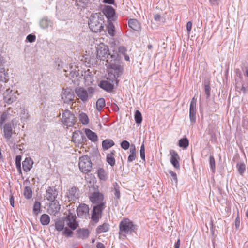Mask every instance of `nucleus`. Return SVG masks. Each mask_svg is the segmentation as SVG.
<instances>
[{
  "label": "nucleus",
  "mask_w": 248,
  "mask_h": 248,
  "mask_svg": "<svg viewBox=\"0 0 248 248\" xmlns=\"http://www.w3.org/2000/svg\"><path fill=\"white\" fill-rule=\"evenodd\" d=\"M111 68H108V77L106 80H102L99 84L100 87L107 92H111L114 88L115 82L118 83V77L123 73V67L122 65H118L112 63V60H109Z\"/></svg>",
  "instance_id": "nucleus-1"
},
{
  "label": "nucleus",
  "mask_w": 248,
  "mask_h": 248,
  "mask_svg": "<svg viewBox=\"0 0 248 248\" xmlns=\"http://www.w3.org/2000/svg\"><path fill=\"white\" fill-rule=\"evenodd\" d=\"M96 58L100 60L106 59L108 68H110L111 63L109 60H112V63L121 65V62L117 52H113L112 54L108 53V47L103 43L100 44L96 47Z\"/></svg>",
  "instance_id": "nucleus-2"
},
{
  "label": "nucleus",
  "mask_w": 248,
  "mask_h": 248,
  "mask_svg": "<svg viewBox=\"0 0 248 248\" xmlns=\"http://www.w3.org/2000/svg\"><path fill=\"white\" fill-rule=\"evenodd\" d=\"M75 93L79 99L83 103H86L93 97L94 93V89L91 87L86 89L83 87H78L76 88Z\"/></svg>",
  "instance_id": "nucleus-3"
},
{
  "label": "nucleus",
  "mask_w": 248,
  "mask_h": 248,
  "mask_svg": "<svg viewBox=\"0 0 248 248\" xmlns=\"http://www.w3.org/2000/svg\"><path fill=\"white\" fill-rule=\"evenodd\" d=\"M103 19L97 14L91 16L89 19L88 25L91 30L94 32H100L103 29Z\"/></svg>",
  "instance_id": "nucleus-4"
},
{
  "label": "nucleus",
  "mask_w": 248,
  "mask_h": 248,
  "mask_svg": "<svg viewBox=\"0 0 248 248\" xmlns=\"http://www.w3.org/2000/svg\"><path fill=\"white\" fill-rule=\"evenodd\" d=\"M136 229V226L129 219L126 218L122 220L119 224L120 234L125 235L126 234H131Z\"/></svg>",
  "instance_id": "nucleus-5"
},
{
  "label": "nucleus",
  "mask_w": 248,
  "mask_h": 248,
  "mask_svg": "<svg viewBox=\"0 0 248 248\" xmlns=\"http://www.w3.org/2000/svg\"><path fill=\"white\" fill-rule=\"evenodd\" d=\"M78 166L80 171L86 174L91 170L92 163L87 155H84L79 158Z\"/></svg>",
  "instance_id": "nucleus-6"
},
{
  "label": "nucleus",
  "mask_w": 248,
  "mask_h": 248,
  "mask_svg": "<svg viewBox=\"0 0 248 248\" xmlns=\"http://www.w3.org/2000/svg\"><path fill=\"white\" fill-rule=\"evenodd\" d=\"M61 120L63 124L67 127L73 126L76 122L74 114L68 109L63 112Z\"/></svg>",
  "instance_id": "nucleus-7"
},
{
  "label": "nucleus",
  "mask_w": 248,
  "mask_h": 248,
  "mask_svg": "<svg viewBox=\"0 0 248 248\" xmlns=\"http://www.w3.org/2000/svg\"><path fill=\"white\" fill-rule=\"evenodd\" d=\"M105 208V203L96 204L93 207L91 219L95 223H97L102 217V212Z\"/></svg>",
  "instance_id": "nucleus-8"
},
{
  "label": "nucleus",
  "mask_w": 248,
  "mask_h": 248,
  "mask_svg": "<svg viewBox=\"0 0 248 248\" xmlns=\"http://www.w3.org/2000/svg\"><path fill=\"white\" fill-rule=\"evenodd\" d=\"M4 102L11 104L17 99L16 93L9 89H7L3 94Z\"/></svg>",
  "instance_id": "nucleus-9"
},
{
  "label": "nucleus",
  "mask_w": 248,
  "mask_h": 248,
  "mask_svg": "<svg viewBox=\"0 0 248 248\" xmlns=\"http://www.w3.org/2000/svg\"><path fill=\"white\" fill-rule=\"evenodd\" d=\"M62 99L65 103L72 102L74 98V93L72 89L66 88L63 89L61 93Z\"/></svg>",
  "instance_id": "nucleus-10"
},
{
  "label": "nucleus",
  "mask_w": 248,
  "mask_h": 248,
  "mask_svg": "<svg viewBox=\"0 0 248 248\" xmlns=\"http://www.w3.org/2000/svg\"><path fill=\"white\" fill-rule=\"evenodd\" d=\"M66 225L71 230H75L78 226V224L76 221V217L72 214H69L64 219Z\"/></svg>",
  "instance_id": "nucleus-11"
},
{
  "label": "nucleus",
  "mask_w": 248,
  "mask_h": 248,
  "mask_svg": "<svg viewBox=\"0 0 248 248\" xmlns=\"http://www.w3.org/2000/svg\"><path fill=\"white\" fill-rule=\"evenodd\" d=\"M90 200L93 204L105 203L104 195L99 192H94L89 196Z\"/></svg>",
  "instance_id": "nucleus-12"
},
{
  "label": "nucleus",
  "mask_w": 248,
  "mask_h": 248,
  "mask_svg": "<svg viewBox=\"0 0 248 248\" xmlns=\"http://www.w3.org/2000/svg\"><path fill=\"white\" fill-rule=\"evenodd\" d=\"M58 195V192L55 187H49L46 191L45 197L48 201H54Z\"/></svg>",
  "instance_id": "nucleus-13"
},
{
  "label": "nucleus",
  "mask_w": 248,
  "mask_h": 248,
  "mask_svg": "<svg viewBox=\"0 0 248 248\" xmlns=\"http://www.w3.org/2000/svg\"><path fill=\"white\" fill-rule=\"evenodd\" d=\"M89 208L87 205L84 203L80 204L77 209V213L78 217L86 218L89 216Z\"/></svg>",
  "instance_id": "nucleus-14"
},
{
  "label": "nucleus",
  "mask_w": 248,
  "mask_h": 248,
  "mask_svg": "<svg viewBox=\"0 0 248 248\" xmlns=\"http://www.w3.org/2000/svg\"><path fill=\"white\" fill-rule=\"evenodd\" d=\"M196 100L193 97L191 101L189 108V118L191 123H194L196 121Z\"/></svg>",
  "instance_id": "nucleus-15"
},
{
  "label": "nucleus",
  "mask_w": 248,
  "mask_h": 248,
  "mask_svg": "<svg viewBox=\"0 0 248 248\" xmlns=\"http://www.w3.org/2000/svg\"><path fill=\"white\" fill-rule=\"evenodd\" d=\"M170 154L171 155L170 158V162L172 165L177 169H180V164L179 160L180 157L178 153L174 150H170Z\"/></svg>",
  "instance_id": "nucleus-16"
},
{
  "label": "nucleus",
  "mask_w": 248,
  "mask_h": 248,
  "mask_svg": "<svg viewBox=\"0 0 248 248\" xmlns=\"http://www.w3.org/2000/svg\"><path fill=\"white\" fill-rule=\"evenodd\" d=\"M51 202V203L49 205L48 210L49 214L55 216L60 211V205L57 200Z\"/></svg>",
  "instance_id": "nucleus-17"
},
{
  "label": "nucleus",
  "mask_w": 248,
  "mask_h": 248,
  "mask_svg": "<svg viewBox=\"0 0 248 248\" xmlns=\"http://www.w3.org/2000/svg\"><path fill=\"white\" fill-rule=\"evenodd\" d=\"M67 197L69 201H75L79 197V191L78 188L73 187L69 189L67 192Z\"/></svg>",
  "instance_id": "nucleus-18"
},
{
  "label": "nucleus",
  "mask_w": 248,
  "mask_h": 248,
  "mask_svg": "<svg viewBox=\"0 0 248 248\" xmlns=\"http://www.w3.org/2000/svg\"><path fill=\"white\" fill-rule=\"evenodd\" d=\"M86 138L83 133L80 131H76L73 132L72 135V141L75 143H81L84 141Z\"/></svg>",
  "instance_id": "nucleus-19"
},
{
  "label": "nucleus",
  "mask_w": 248,
  "mask_h": 248,
  "mask_svg": "<svg viewBox=\"0 0 248 248\" xmlns=\"http://www.w3.org/2000/svg\"><path fill=\"white\" fill-rule=\"evenodd\" d=\"M4 137L7 140H9L13 134L12 125L10 123L5 124L3 126Z\"/></svg>",
  "instance_id": "nucleus-20"
},
{
  "label": "nucleus",
  "mask_w": 248,
  "mask_h": 248,
  "mask_svg": "<svg viewBox=\"0 0 248 248\" xmlns=\"http://www.w3.org/2000/svg\"><path fill=\"white\" fill-rule=\"evenodd\" d=\"M103 12L108 19H111L115 14L114 8L110 6L105 5L103 9Z\"/></svg>",
  "instance_id": "nucleus-21"
},
{
  "label": "nucleus",
  "mask_w": 248,
  "mask_h": 248,
  "mask_svg": "<svg viewBox=\"0 0 248 248\" xmlns=\"http://www.w3.org/2000/svg\"><path fill=\"white\" fill-rule=\"evenodd\" d=\"M33 162L31 158H26L22 162V167L23 170L26 172H28L32 168Z\"/></svg>",
  "instance_id": "nucleus-22"
},
{
  "label": "nucleus",
  "mask_w": 248,
  "mask_h": 248,
  "mask_svg": "<svg viewBox=\"0 0 248 248\" xmlns=\"http://www.w3.org/2000/svg\"><path fill=\"white\" fill-rule=\"evenodd\" d=\"M90 234L89 231L88 229L82 228L79 229L77 231V237L78 238L82 239H86L88 237Z\"/></svg>",
  "instance_id": "nucleus-23"
},
{
  "label": "nucleus",
  "mask_w": 248,
  "mask_h": 248,
  "mask_svg": "<svg viewBox=\"0 0 248 248\" xmlns=\"http://www.w3.org/2000/svg\"><path fill=\"white\" fill-rule=\"evenodd\" d=\"M85 134L88 138L90 140L92 141L95 142L98 140V137L96 133L89 129H86L85 130Z\"/></svg>",
  "instance_id": "nucleus-24"
},
{
  "label": "nucleus",
  "mask_w": 248,
  "mask_h": 248,
  "mask_svg": "<svg viewBox=\"0 0 248 248\" xmlns=\"http://www.w3.org/2000/svg\"><path fill=\"white\" fill-rule=\"evenodd\" d=\"M8 74L6 72L5 69L4 67L0 68V82L5 83L8 81Z\"/></svg>",
  "instance_id": "nucleus-25"
},
{
  "label": "nucleus",
  "mask_w": 248,
  "mask_h": 248,
  "mask_svg": "<svg viewBox=\"0 0 248 248\" xmlns=\"http://www.w3.org/2000/svg\"><path fill=\"white\" fill-rule=\"evenodd\" d=\"M128 23L129 27L134 31H139L140 29V24L136 19H131Z\"/></svg>",
  "instance_id": "nucleus-26"
},
{
  "label": "nucleus",
  "mask_w": 248,
  "mask_h": 248,
  "mask_svg": "<svg viewBox=\"0 0 248 248\" xmlns=\"http://www.w3.org/2000/svg\"><path fill=\"white\" fill-rule=\"evenodd\" d=\"M114 142L111 139H106L102 141V146L104 150H106L114 145Z\"/></svg>",
  "instance_id": "nucleus-27"
},
{
  "label": "nucleus",
  "mask_w": 248,
  "mask_h": 248,
  "mask_svg": "<svg viewBox=\"0 0 248 248\" xmlns=\"http://www.w3.org/2000/svg\"><path fill=\"white\" fill-rule=\"evenodd\" d=\"M109 229V225L108 223H104L101 225H99L96 229L97 234L102 233L108 231Z\"/></svg>",
  "instance_id": "nucleus-28"
},
{
  "label": "nucleus",
  "mask_w": 248,
  "mask_h": 248,
  "mask_svg": "<svg viewBox=\"0 0 248 248\" xmlns=\"http://www.w3.org/2000/svg\"><path fill=\"white\" fill-rule=\"evenodd\" d=\"M52 22L47 18H44L40 21V26L42 29H46L49 27H52Z\"/></svg>",
  "instance_id": "nucleus-29"
},
{
  "label": "nucleus",
  "mask_w": 248,
  "mask_h": 248,
  "mask_svg": "<svg viewBox=\"0 0 248 248\" xmlns=\"http://www.w3.org/2000/svg\"><path fill=\"white\" fill-rule=\"evenodd\" d=\"M65 221L64 220H59L55 222V228L58 232L62 231L64 228Z\"/></svg>",
  "instance_id": "nucleus-30"
},
{
  "label": "nucleus",
  "mask_w": 248,
  "mask_h": 248,
  "mask_svg": "<svg viewBox=\"0 0 248 248\" xmlns=\"http://www.w3.org/2000/svg\"><path fill=\"white\" fill-rule=\"evenodd\" d=\"M97 173L98 176L101 180L106 181L107 179V173L103 168H99L98 170Z\"/></svg>",
  "instance_id": "nucleus-31"
},
{
  "label": "nucleus",
  "mask_w": 248,
  "mask_h": 248,
  "mask_svg": "<svg viewBox=\"0 0 248 248\" xmlns=\"http://www.w3.org/2000/svg\"><path fill=\"white\" fill-rule=\"evenodd\" d=\"M50 221L49 216L46 214L41 215L40 217V222L43 225H48Z\"/></svg>",
  "instance_id": "nucleus-32"
},
{
  "label": "nucleus",
  "mask_w": 248,
  "mask_h": 248,
  "mask_svg": "<svg viewBox=\"0 0 248 248\" xmlns=\"http://www.w3.org/2000/svg\"><path fill=\"white\" fill-rule=\"evenodd\" d=\"M114 153L111 152L107 155L106 160L107 162L113 167L115 164V159L114 157Z\"/></svg>",
  "instance_id": "nucleus-33"
},
{
  "label": "nucleus",
  "mask_w": 248,
  "mask_h": 248,
  "mask_svg": "<svg viewBox=\"0 0 248 248\" xmlns=\"http://www.w3.org/2000/svg\"><path fill=\"white\" fill-rule=\"evenodd\" d=\"M73 233V230H71L69 227L68 228L67 227H64L62 232V235L67 238L72 237Z\"/></svg>",
  "instance_id": "nucleus-34"
},
{
  "label": "nucleus",
  "mask_w": 248,
  "mask_h": 248,
  "mask_svg": "<svg viewBox=\"0 0 248 248\" xmlns=\"http://www.w3.org/2000/svg\"><path fill=\"white\" fill-rule=\"evenodd\" d=\"M79 118L80 121L84 125L88 124L89 122V119L87 115L85 113H81L79 114Z\"/></svg>",
  "instance_id": "nucleus-35"
},
{
  "label": "nucleus",
  "mask_w": 248,
  "mask_h": 248,
  "mask_svg": "<svg viewBox=\"0 0 248 248\" xmlns=\"http://www.w3.org/2000/svg\"><path fill=\"white\" fill-rule=\"evenodd\" d=\"M105 106V101L103 98L98 99L96 103V108L98 110L100 111Z\"/></svg>",
  "instance_id": "nucleus-36"
},
{
  "label": "nucleus",
  "mask_w": 248,
  "mask_h": 248,
  "mask_svg": "<svg viewBox=\"0 0 248 248\" xmlns=\"http://www.w3.org/2000/svg\"><path fill=\"white\" fill-rule=\"evenodd\" d=\"M32 192L31 188L29 186H26L24 189V195L27 199H30L31 198Z\"/></svg>",
  "instance_id": "nucleus-37"
},
{
  "label": "nucleus",
  "mask_w": 248,
  "mask_h": 248,
  "mask_svg": "<svg viewBox=\"0 0 248 248\" xmlns=\"http://www.w3.org/2000/svg\"><path fill=\"white\" fill-rule=\"evenodd\" d=\"M189 145V141L186 138L181 139L179 140V146L183 148H186Z\"/></svg>",
  "instance_id": "nucleus-38"
},
{
  "label": "nucleus",
  "mask_w": 248,
  "mask_h": 248,
  "mask_svg": "<svg viewBox=\"0 0 248 248\" xmlns=\"http://www.w3.org/2000/svg\"><path fill=\"white\" fill-rule=\"evenodd\" d=\"M134 118L135 120V122L137 124H140L141 123L142 121V117L141 112L137 110L135 113Z\"/></svg>",
  "instance_id": "nucleus-39"
},
{
  "label": "nucleus",
  "mask_w": 248,
  "mask_h": 248,
  "mask_svg": "<svg viewBox=\"0 0 248 248\" xmlns=\"http://www.w3.org/2000/svg\"><path fill=\"white\" fill-rule=\"evenodd\" d=\"M41 211V203L39 202H35L33 208V213L38 215Z\"/></svg>",
  "instance_id": "nucleus-40"
},
{
  "label": "nucleus",
  "mask_w": 248,
  "mask_h": 248,
  "mask_svg": "<svg viewBox=\"0 0 248 248\" xmlns=\"http://www.w3.org/2000/svg\"><path fill=\"white\" fill-rule=\"evenodd\" d=\"M113 186L114 195L117 198L119 199L120 197V186L117 183H115L113 184Z\"/></svg>",
  "instance_id": "nucleus-41"
},
{
  "label": "nucleus",
  "mask_w": 248,
  "mask_h": 248,
  "mask_svg": "<svg viewBox=\"0 0 248 248\" xmlns=\"http://www.w3.org/2000/svg\"><path fill=\"white\" fill-rule=\"evenodd\" d=\"M237 167L239 174L242 175L246 170L245 165L243 163H238Z\"/></svg>",
  "instance_id": "nucleus-42"
},
{
  "label": "nucleus",
  "mask_w": 248,
  "mask_h": 248,
  "mask_svg": "<svg viewBox=\"0 0 248 248\" xmlns=\"http://www.w3.org/2000/svg\"><path fill=\"white\" fill-rule=\"evenodd\" d=\"M21 119L23 122H26L29 117L28 111L26 109H22L20 114Z\"/></svg>",
  "instance_id": "nucleus-43"
},
{
  "label": "nucleus",
  "mask_w": 248,
  "mask_h": 248,
  "mask_svg": "<svg viewBox=\"0 0 248 248\" xmlns=\"http://www.w3.org/2000/svg\"><path fill=\"white\" fill-rule=\"evenodd\" d=\"M21 157L20 155H17L16 158V164L17 170H19L20 173H21Z\"/></svg>",
  "instance_id": "nucleus-44"
},
{
  "label": "nucleus",
  "mask_w": 248,
  "mask_h": 248,
  "mask_svg": "<svg viewBox=\"0 0 248 248\" xmlns=\"http://www.w3.org/2000/svg\"><path fill=\"white\" fill-rule=\"evenodd\" d=\"M209 162L211 169L212 172H214L215 171V161L213 156H210Z\"/></svg>",
  "instance_id": "nucleus-45"
},
{
  "label": "nucleus",
  "mask_w": 248,
  "mask_h": 248,
  "mask_svg": "<svg viewBox=\"0 0 248 248\" xmlns=\"http://www.w3.org/2000/svg\"><path fill=\"white\" fill-rule=\"evenodd\" d=\"M108 33L111 36H113L114 35V26L112 23H110L108 26Z\"/></svg>",
  "instance_id": "nucleus-46"
},
{
  "label": "nucleus",
  "mask_w": 248,
  "mask_h": 248,
  "mask_svg": "<svg viewBox=\"0 0 248 248\" xmlns=\"http://www.w3.org/2000/svg\"><path fill=\"white\" fill-rule=\"evenodd\" d=\"M130 146L129 142L127 140H124L121 143V147L123 149L126 150H127Z\"/></svg>",
  "instance_id": "nucleus-47"
},
{
  "label": "nucleus",
  "mask_w": 248,
  "mask_h": 248,
  "mask_svg": "<svg viewBox=\"0 0 248 248\" xmlns=\"http://www.w3.org/2000/svg\"><path fill=\"white\" fill-rule=\"evenodd\" d=\"M140 155L141 159L143 160L145 159V147L144 144L143 143L140 147Z\"/></svg>",
  "instance_id": "nucleus-48"
},
{
  "label": "nucleus",
  "mask_w": 248,
  "mask_h": 248,
  "mask_svg": "<svg viewBox=\"0 0 248 248\" xmlns=\"http://www.w3.org/2000/svg\"><path fill=\"white\" fill-rule=\"evenodd\" d=\"M205 93L206 95L207 98H208L210 96V87L209 84H205L204 85Z\"/></svg>",
  "instance_id": "nucleus-49"
},
{
  "label": "nucleus",
  "mask_w": 248,
  "mask_h": 248,
  "mask_svg": "<svg viewBox=\"0 0 248 248\" xmlns=\"http://www.w3.org/2000/svg\"><path fill=\"white\" fill-rule=\"evenodd\" d=\"M26 39L29 42L31 43L35 41L36 37L34 35L30 34L27 36Z\"/></svg>",
  "instance_id": "nucleus-50"
},
{
  "label": "nucleus",
  "mask_w": 248,
  "mask_h": 248,
  "mask_svg": "<svg viewBox=\"0 0 248 248\" xmlns=\"http://www.w3.org/2000/svg\"><path fill=\"white\" fill-rule=\"evenodd\" d=\"M127 49L124 46H120L118 48V51L120 53H121L123 55L126 54V52Z\"/></svg>",
  "instance_id": "nucleus-51"
},
{
  "label": "nucleus",
  "mask_w": 248,
  "mask_h": 248,
  "mask_svg": "<svg viewBox=\"0 0 248 248\" xmlns=\"http://www.w3.org/2000/svg\"><path fill=\"white\" fill-rule=\"evenodd\" d=\"M169 173L170 174L171 176L172 177L173 180L176 182L177 183V175L175 172H174L173 171L171 170L169 171Z\"/></svg>",
  "instance_id": "nucleus-52"
},
{
  "label": "nucleus",
  "mask_w": 248,
  "mask_h": 248,
  "mask_svg": "<svg viewBox=\"0 0 248 248\" xmlns=\"http://www.w3.org/2000/svg\"><path fill=\"white\" fill-rule=\"evenodd\" d=\"M192 26V23L191 21L187 22L186 24V30L188 33L190 32Z\"/></svg>",
  "instance_id": "nucleus-53"
},
{
  "label": "nucleus",
  "mask_w": 248,
  "mask_h": 248,
  "mask_svg": "<svg viewBox=\"0 0 248 248\" xmlns=\"http://www.w3.org/2000/svg\"><path fill=\"white\" fill-rule=\"evenodd\" d=\"M130 155H136V148L134 145L132 144L130 149Z\"/></svg>",
  "instance_id": "nucleus-54"
},
{
  "label": "nucleus",
  "mask_w": 248,
  "mask_h": 248,
  "mask_svg": "<svg viewBox=\"0 0 248 248\" xmlns=\"http://www.w3.org/2000/svg\"><path fill=\"white\" fill-rule=\"evenodd\" d=\"M135 158H136V155L130 154L128 157L127 161L129 162H133L134 160H135Z\"/></svg>",
  "instance_id": "nucleus-55"
},
{
  "label": "nucleus",
  "mask_w": 248,
  "mask_h": 248,
  "mask_svg": "<svg viewBox=\"0 0 248 248\" xmlns=\"http://www.w3.org/2000/svg\"><path fill=\"white\" fill-rule=\"evenodd\" d=\"M6 119V116L4 114L1 115L0 117V126H2Z\"/></svg>",
  "instance_id": "nucleus-56"
},
{
  "label": "nucleus",
  "mask_w": 248,
  "mask_h": 248,
  "mask_svg": "<svg viewBox=\"0 0 248 248\" xmlns=\"http://www.w3.org/2000/svg\"><path fill=\"white\" fill-rule=\"evenodd\" d=\"M210 1L212 5H217L220 2V0H210Z\"/></svg>",
  "instance_id": "nucleus-57"
},
{
  "label": "nucleus",
  "mask_w": 248,
  "mask_h": 248,
  "mask_svg": "<svg viewBox=\"0 0 248 248\" xmlns=\"http://www.w3.org/2000/svg\"><path fill=\"white\" fill-rule=\"evenodd\" d=\"M97 248H105L104 245L101 242H97L96 244Z\"/></svg>",
  "instance_id": "nucleus-58"
},
{
  "label": "nucleus",
  "mask_w": 248,
  "mask_h": 248,
  "mask_svg": "<svg viewBox=\"0 0 248 248\" xmlns=\"http://www.w3.org/2000/svg\"><path fill=\"white\" fill-rule=\"evenodd\" d=\"M103 2L105 3L112 4L114 3V0H103Z\"/></svg>",
  "instance_id": "nucleus-59"
},
{
  "label": "nucleus",
  "mask_w": 248,
  "mask_h": 248,
  "mask_svg": "<svg viewBox=\"0 0 248 248\" xmlns=\"http://www.w3.org/2000/svg\"><path fill=\"white\" fill-rule=\"evenodd\" d=\"M160 18H161V16L159 14H156L154 16V19H155V20L156 21H159Z\"/></svg>",
  "instance_id": "nucleus-60"
},
{
  "label": "nucleus",
  "mask_w": 248,
  "mask_h": 248,
  "mask_svg": "<svg viewBox=\"0 0 248 248\" xmlns=\"http://www.w3.org/2000/svg\"><path fill=\"white\" fill-rule=\"evenodd\" d=\"M10 204L12 206L14 207V198L13 196L11 197L10 198Z\"/></svg>",
  "instance_id": "nucleus-61"
},
{
  "label": "nucleus",
  "mask_w": 248,
  "mask_h": 248,
  "mask_svg": "<svg viewBox=\"0 0 248 248\" xmlns=\"http://www.w3.org/2000/svg\"><path fill=\"white\" fill-rule=\"evenodd\" d=\"M124 55V59L126 61H129V57L128 55H127L126 54H125Z\"/></svg>",
  "instance_id": "nucleus-62"
},
{
  "label": "nucleus",
  "mask_w": 248,
  "mask_h": 248,
  "mask_svg": "<svg viewBox=\"0 0 248 248\" xmlns=\"http://www.w3.org/2000/svg\"><path fill=\"white\" fill-rule=\"evenodd\" d=\"M152 45L151 44L148 45V48L149 49H151L152 48Z\"/></svg>",
  "instance_id": "nucleus-63"
},
{
  "label": "nucleus",
  "mask_w": 248,
  "mask_h": 248,
  "mask_svg": "<svg viewBox=\"0 0 248 248\" xmlns=\"http://www.w3.org/2000/svg\"><path fill=\"white\" fill-rule=\"evenodd\" d=\"M246 216L248 218V211L246 212Z\"/></svg>",
  "instance_id": "nucleus-64"
}]
</instances>
